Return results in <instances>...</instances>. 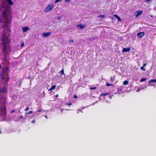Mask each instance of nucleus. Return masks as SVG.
<instances>
[{"label": "nucleus", "instance_id": "4", "mask_svg": "<svg viewBox=\"0 0 156 156\" xmlns=\"http://www.w3.org/2000/svg\"><path fill=\"white\" fill-rule=\"evenodd\" d=\"M53 8V4L49 5L44 9V12L46 13L51 11L52 9Z\"/></svg>", "mask_w": 156, "mask_h": 156}, {"label": "nucleus", "instance_id": "11", "mask_svg": "<svg viewBox=\"0 0 156 156\" xmlns=\"http://www.w3.org/2000/svg\"><path fill=\"white\" fill-rule=\"evenodd\" d=\"M114 16L119 21H122V19L120 18L119 16L115 14L114 15Z\"/></svg>", "mask_w": 156, "mask_h": 156}, {"label": "nucleus", "instance_id": "37", "mask_svg": "<svg viewBox=\"0 0 156 156\" xmlns=\"http://www.w3.org/2000/svg\"><path fill=\"white\" fill-rule=\"evenodd\" d=\"M58 94H56V95H55V97H58Z\"/></svg>", "mask_w": 156, "mask_h": 156}, {"label": "nucleus", "instance_id": "23", "mask_svg": "<svg viewBox=\"0 0 156 156\" xmlns=\"http://www.w3.org/2000/svg\"><path fill=\"white\" fill-rule=\"evenodd\" d=\"M140 69L144 71H145L146 70V69L144 68V66H142L141 67V68H140Z\"/></svg>", "mask_w": 156, "mask_h": 156}, {"label": "nucleus", "instance_id": "8", "mask_svg": "<svg viewBox=\"0 0 156 156\" xmlns=\"http://www.w3.org/2000/svg\"><path fill=\"white\" fill-rule=\"evenodd\" d=\"M136 12L137 13L136 15V17H137L139 15L143 13V12L141 10H139L136 11Z\"/></svg>", "mask_w": 156, "mask_h": 156}, {"label": "nucleus", "instance_id": "18", "mask_svg": "<svg viewBox=\"0 0 156 156\" xmlns=\"http://www.w3.org/2000/svg\"><path fill=\"white\" fill-rule=\"evenodd\" d=\"M146 80V79L145 78H143L141 79L140 80V82H142Z\"/></svg>", "mask_w": 156, "mask_h": 156}, {"label": "nucleus", "instance_id": "43", "mask_svg": "<svg viewBox=\"0 0 156 156\" xmlns=\"http://www.w3.org/2000/svg\"><path fill=\"white\" fill-rule=\"evenodd\" d=\"M2 79H4V77H3H3H2Z\"/></svg>", "mask_w": 156, "mask_h": 156}, {"label": "nucleus", "instance_id": "20", "mask_svg": "<svg viewBox=\"0 0 156 156\" xmlns=\"http://www.w3.org/2000/svg\"><path fill=\"white\" fill-rule=\"evenodd\" d=\"M109 94V93H104V94H101V96H106V95L108 94Z\"/></svg>", "mask_w": 156, "mask_h": 156}, {"label": "nucleus", "instance_id": "5", "mask_svg": "<svg viewBox=\"0 0 156 156\" xmlns=\"http://www.w3.org/2000/svg\"><path fill=\"white\" fill-rule=\"evenodd\" d=\"M7 89L6 87H3L0 89V93H2L4 94L7 92Z\"/></svg>", "mask_w": 156, "mask_h": 156}, {"label": "nucleus", "instance_id": "34", "mask_svg": "<svg viewBox=\"0 0 156 156\" xmlns=\"http://www.w3.org/2000/svg\"><path fill=\"white\" fill-rule=\"evenodd\" d=\"M23 118V115H21L19 118V119H21Z\"/></svg>", "mask_w": 156, "mask_h": 156}, {"label": "nucleus", "instance_id": "3", "mask_svg": "<svg viewBox=\"0 0 156 156\" xmlns=\"http://www.w3.org/2000/svg\"><path fill=\"white\" fill-rule=\"evenodd\" d=\"M1 110V113L0 116L3 117V121L5 120L6 117L7 112L6 111V108L5 105L3 106V108H0Z\"/></svg>", "mask_w": 156, "mask_h": 156}, {"label": "nucleus", "instance_id": "27", "mask_svg": "<svg viewBox=\"0 0 156 156\" xmlns=\"http://www.w3.org/2000/svg\"><path fill=\"white\" fill-rule=\"evenodd\" d=\"M29 108L28 107H27V108H26V109H25V111H27V110H29Z\"/></svg>", "mask_w": 156, "mask_h": 156}, {"label": "nucleus", "instance_id": "45", "mask_svg": "<svg viewBox=\"0 0 156 156\" xmlns=\"http://www.w3.org/2000/svg\"><path fill=\"white\" fill-rule=\"evenodd\" d=\"M5 97V96H3V97H2V98L3 97Z\"/></svg>", "mask_w": 156, "mask_h": 156}, {"label": "nucleus", "instance_id": "1", "mask_svg": "<svg viewBox=\"0 0 156 156\" xmlns=\"http://www.w3.org/2000/svg\"><path fill=\"white\" fill-rule=\"evenodd\" d=\"M11 20V14L8 9H5L3 12V15L0 19V23H6L8 24Z\"/></svg>", "mask_w": 156, "mask_h": 156}, {"label": "nucleus", "instance_id": "12", "mask_svg": "<svg viewBox=\"0 0 156 156\" xmlns=\"http://www.w3.org/2000/svg\"><path fill=\"white\" fill-rule=\"evenodd\" d=\"M115 76H114L110 77V81L113 82L115 80Z\"/></svg>", "mask_w": 156, "mask_h": 156}, {"label": "nucleus", "instance_id": "30", "mask_svg": "<svg viewBox=\"0 0 156 156\" xmlns=\"http://www.w3.org/2000/svg\"><path fill=\"white\" fill-rule=\"evenodd\" d=\"M61 0H55V2L56 3V2H59Z\"/></svg>", "mask_w": 156, "mask_h": 156}, {"label": "nucleus", "instance_id": "6", "mask_svg": "<svg viewBox=\"0 0 156 156\" xmlns=\"http://www.w3.org/2000/svg\"><path fill=\"white\" fill-rule=\"evenodd\" d=\"M145 34L144 32H140L137 34V36L141 38L144 36Z\"/></svg>", "mask_w": 156, "mask_h": 156}, {"label": "nucleus", "instance_id": "32", "mask_svg": "<svg viewBox=\"0 0 156 156\" xmlns=\"http://www.w3.org/2000/svg\"><path fill=\"white\" fill-rule=\"evenodd\" d=\"M71 0H65L66 2H69Z\"/></svg>", "mask_w": 156, "mask_h": 156}, {"label": "nucleus", "instance_id": "38", "mask_svg": "<svg viewBox=\"0 0 156 156\" xmlns=\"http://www.w3.org/2000/svg\"><path fill=\"white\" fill-rule=\"evenodd\" d=\"M41 110H37V111L38 112H41Z\"/></svg>", "mask_w": 156, "mask_h": 156}, {"label": "nucleus", "instance_id": "7", "mask_svg": "<svg viewBox=\"0 0 156 156\" xmlns=\"http://www.w3.org/2000/svg\"><path fill=\"white\" fill-rule=\"evenodd\" d=\"M51 32L43 33V37H47L49 36L51 34Z\"/></svg>", "mask_w": 156, "mask_h": 156}, {"label": "nucleus", "instance_id": "9", "mask_svg": "<svg viewBox=\"0 0 156 156\" xmlns=\"http://www.w3.org/2000/svg\"><path fill=\"white\" fill-rule=\"evenodd\" d=\"M29 30L30 28L27 27H23V31L24 33L26 32Z\"/></svg>", "mask_w": 156, "mask_h": 156}, {"label": "nucleus", "instance_id": "10", "mask_svg": "<svg viewBox=\"0 0 156 156\" xmlns=\"http://www.w3.org/2000/svg\"><path fill=\"white\" fill-rule=\"evenodd\" d=\"M130 50V48H124L122 49V52H127L129 51Z\"/></svg>", "mask_w": 156, "mask_h": 156}, {"label": "nucleus", "instance_id": "29", "mask_svg": "<svg viewBox=\"0 0 156 156\" xmlns=\"http://www.w3.org/2000/svg\"><path fill=\"white\" fill-rule=\"evenodd\" d=\"M73 98H75V99H76L77 98V96L76 95H75L74 96H73Z\"/></svg>", "mask_w": 156, "mask_h": 156}, {"label": "nucleus", "instance_id": "15", "mask_svg": "<svg viewBox=\"0 0 156 156\" xmlns=\"http://www.w3.org/2000/svg\"><path fill=\"white\" fill-rule=\"evenodd\" d=\"M6 1L10 5H12L13 4V2H12L11 0H7Z\"/></svg>", "mask_w": 156, "mask_h": 156}, {"label": "nucleus", "instance_id": "44", "mask_svg": "<svg viewBox=\"0 0 156 156\" xmlns=\"http://www.w3.org/2000/svg\"><path fill=\"white\" fill-rule=\"evenodd\" d=\"M139 91V90H137V92H138Z\"/></svg>", "mask_w": 156, "mask_h": 156}, {"label": "nucleus", "instance_id": "25", "mask_svg": "<svg viewBox=\"0 0 156 156\" xmlns=\"http://www.w3.org/2000/svg\"><path fill=\"white\" fill-rule=\"evenodd\" d=\"M96 88H97V87H92L90 88V89L91 90H94L95 89H96Z\"/></svg>", "mask_w": 156, "mask_h": 156}, {"label": "nucleus", "instance_id": "2", "mask_svg": "<svg viewBox=\"0 0 156 156\" xmlns=\"http://www.w3.org/2000/svg\"><path fill=\"white\" fill-rule=\"evenodd\" d=\"M2 51L5 52L10 45L11 40L6 36L4 35L2 37Z\"/></svg>", "mask_w": 156, "mask_h": 156}, {"label": "nucleus", "instance_id": "42", "mask_svg": "<svg viewBox=\"0 0 156 156\" xmlns=\"http://www.w3.org/2000/svg\"><path fill=\"white\" fill-rule=\"evenodd\" d=\"M8 70V69L7 68H6V72H7V70Z\"/></svg>", "mask_w": 156, "mask_h": 156}, {"label": "nucleus", "instance_id": "40", "mask_svg": "<svg viewBox=\"0 0 156 156\" xmlns=\"http://www.w3.org/2000/svg\"><path fill=\"white\" fill-rule=\"evenodd\" d=\"M44 117H45L47 119H48V117H47V115H45V116H44Z\"/></svg>", "mask_w": 156, "mask_h": 156}, {"label": "nucleus", "instance_id": "28", "mask_svg": "<svg viewBox=\"0 0 156 156\" xmlns=\"http://www.w3.org/2000/svg\"><path fill=\"white\" fill-rule=\"evenodd\" d=\"M69 42L70 43H73L74 42V41L73 40H70L69 41Z\"/></svg>", "mask_w": 156, "mask_h": 156}, {"label": "nucleus", "instance_id": "24", "mask_svg": "<svg viewBox=\"0 0 156 156\" xmlns=\"http://www.w3.org/2000/svg\"><path fill=\"white\" fill-rule=\"evenodd\" d=\"M106 85L107 86H112L113 85L112 84H110L109 83H106Z\"/></svg>", "mask_w": 156, "mask_h": 156}, {"label": "nucleus", "instance_id": "21", "mask_svg": "<svg viewBox=\"0 0 156 156\" xmlns=\"http://www.w3.org/2000/svg\"><path fill=\"white\" fill-rule=\"evenodd\" d=\"M33 112L32 111H30L28 112H26V114H31Z\"/></svg>", "mask_w": 156, "mask_h": 156}, {"label": "nucleus", "instance_id": "13", "mask_svg": "<svg viewBox=\"0 0 156 156\" xmlns=\"http://www.w3.org/2000/svg\"><path fill=\"white\" fill-rule=\"evenodd\" d=\"M56 87L55 85H53L51 88L49 89V91H51L54 89Z\"/></svg>", "mask_w": 156, "mask_h": 156}, {"label": "nucleus", "instance_id": "33", "mask_svg": "<svg viewBox=\"0 0 156 156\" xmlns=\"http://www.w3.org/2000/svg\"><path fill=\"white\" fill-rule=\"evenodd\" d=\"M15 112V110H14L12 111L11 112V113H13Z\"/></svg>", "mask_w": 156, "mask_h": 156}, {"label": "nucleus", "instance_id": "41", "mask_svg": "<svg viewBox=\"0 0 156 156\" xmlns=\"http://www.w3.org/2000/svg\"><path fill=\"white\" fill-rule=\"evenodd\" d=\"M151 0H146L147 1V2H149V1H151Z\"/></svg>", "mask_w": 156, "mask_h": 156}, {"label": "nucleus", "instance_id": "19", "mask_svg": "<svg viewBox=\"0 0 156 156\" xmlns=\"http://www.w3.org/2000/svg\"><path fill=\"white\" fill-rule=\"evenodd\" d=\"M60 74L62 75H63L64 74V71L63 69H62L61 71H60L59 72Z\"/></svg>", "mask_w": 156, "mask_h": 156}, {"label": "nucleus", "instance_id": "17", "mask_svg": "<svg viewBox=\"0 0 156 156\" xmlns=\"http://www.w3.org/2000/svg\"><path fill=\"white\" fill-rule=\"evenodd\" d=\"M129 83V82L127 80H125L123 82V84L124 85H126Z\"/></svg>", "mask_w": 156, "mask_h": 156}, {"label": "nucleus", "instance_id": "22", "mask_svg": "<svg viewBox=\"0 0 156 156\" xmlns=\"http://www.w3.org/2000/svg\"><path fill=\"white\" fill-rule=\"evenodd\" d=\"M98 17H101L102 18H104L105 17V15H100L98 16Z\"/></svg>", "mask_w": 156, "mask_h": 156}, {"label": "nucleus", "instance_id": "16", "mask_svg": "<svg viewBox=\"0 0 156 156\" xmlns=\"http://www.w3.org/2000/svg\"><path fill=\"white\" fill-rule=\"evenodd\" d=\"M152 82H156V79H152L149 81V84Z\"/></svg>", "mask_w": 156, "mask_h": 156}, {"label": "nucleus", "instance_id": "39", "mask_svg": "<svg viewBox=\"0 0 156 156\" xmlns=\"http://www.w3.org/2000/svg\"><path fill=\"white\" fill-rule=\"evenodd\" d=\"M61 16H59L58 17V19H60V18H61Z\"/></svg>", "mask_w": 156, "mask_h": 156}, {"label": "nucleus", "instance_id": "35", "mask_svg": "<svg viewBox=\"0 0 156 156\" xmlns=\"http://www.w3.org/2000/svg\"><path fill=\"white\" fill-rule=\"evenodd\" d=\"M24 45V43H23L22 44H21V47H22Z\"/></svg>", "mask_w": 156, "mask_h": 156}, {"label": "nucleus", "instance_id": "14", "mask_svg": "<svg viewBox=\"0 0 156 156\" xmlns=\"http://www.w3.org/2000/svg\"><path fill=\"white\" fill-rule=\"evenodd\" d=\"M78 26L79 27L80 29H83L85 27L84 25L81 24H79Z\"/></svg>", "mask_w": 156, "mask_h": 156}, {"label": "nucleus", "instance_id": "31", "mask_svg": "<svg viewBox=\"0 0 156 156\" xmlns=\"http://www.w3.org/2000/svg\"><path fill=\"white\" fill-rule=\"evenodd\" d=\"M35 122V119H33L31 122L32 123H34Z\"/></svg>", "mask_w": 156, "mask_h": 156}, {"label": "nucleus", "instance_id": "26", "mask_svg": "<svg viewBox=\"0 0 156 156\" xmlns=\"http://www.w3.org/2000/svg\"><path fill=\"white\" fill-rule=\"evenodd\" d=\"M72 103H66V105H67L69 106H70L71 105H72Z\"/></svg>", "mask_w": 156, "mask_h": 156}, {"label": "nucleus", "instance_id": "36", "mask_svg": "<svg viewBox=\"0 0 156 156\" xmlns=\"http://www.w3.org/2000/svg\"><path fill=\"white\" fill-rule=\"evenodd\" d=\"M146 66V64L145 63H144L143 64V66H144H144Z\"/></svg>", "mask_w": 156, "mask_h": 156}]
</instances>
